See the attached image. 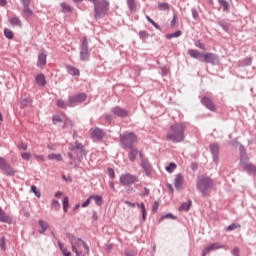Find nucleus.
Returning <instances> with one entry per match:
<instances>
[{
	"label": "nucleus",
	"mask_w": 256,
	"mask_h": 256,
	"mask_svg": "<svg viewBox=\"0 0 256 256\" xmlns=\"http://www.w3.org/2000/svg\"><path fill=\"white\" fill-rule=\"evenodd\" d=\"M185 129H187L185 123H176L170 126L169 132L166 135L167 141H172V143L185 141Z\"/></svg>",
	"instance_id": "1"
},
{
	"label": "nucleus",
	"mask_w": 256,
	"mask_h": 256,
	"mask_svg": "<svg viewBox=\"0 0 256 256\" xmlns=\"http://www.w3.org/2000/svg\"><path fill=\"white\" fill-rule=\"evenodd\" d=\"M69 242L72 247V251L76 253L77 256L89 255V246L81 238H77L72 234H67Z\"/></svg>",
	"instance_id": "2"
},
{
	"label": "nucleus",
	"mask_w": 256,
	"mask_h": 256,
	"mask_svg": "<svg viewBox=\"0 0 256 256\" xmlns=\"http://www.w3.org/2000/svg\"><path fill=\"white\" fill-rule=\"evenodd\" d=\"M94 5V18L103 19L109 13L110 3L107 0H88Z\"/></svg>",
	"instance_id": "3"
},
{
	"label": "nucleus",
	"mask_w": 256,
	"mask_h": 256,
	"mask_svg": "<svg viewBox=\"0 0 256 256\" xmlns=\"http://www.w3.org/2000/svg\"><path fill=\"white\" fill-rule=\"evenodd\" d=\"M196 187L203 197H207L209 192L213 189V180L205 175L199 176Z\"/></svg>",
	"instance_id": "4"
},
{
	"label": "nucleus",
	"mask_w": 256,
	"mask_h": 256,
	"mask_svg": "<svg viewBox=\"0 0 256 256\" xmlns=\"http://www.w3.org/2000/svg\"><path fill=\"white\" fill-rule=\"evenodd\" d=\"M240 165L248 173H255L256 171V166L249 163V157H247V152L243 146H240Z\"/></svg>",
	"instance_id": "5"
},
{
	"label": "nucleus",
	"mask_w": 256,
	"mask_h": 256,
	"mask_svg": "<svg viewBox=\"0 0 256 256\" xmlns=\"http://www.w3.org/2000/svg\"><path fill=\"white\" fill-rule=\"evenodd\" d=\"M120 140L124 147L131 149L133 147V143H137V135L133 132L123 134L120 136Z\"/></svg>",
	"instance_id": "6"
},
{
	"label": "nucleus",
	"mask_w": 256,
	"mask_h": 256,
	"mask_svg": "<svg viewBox=\"0 0 256 256\" xmlns=\"http://www.w3.org/2000/svg\"><path fill=\"white\" fill-rule=\"evenodd\" d=\"M86 100H87V94L85 93L76 94L69 98L67 105L68 107H75V105H79V103H83Z\"/></svg>",
	"instance_id": "7"
},
{
	"label": "nucleus",
	"mask_w": 256,
	"mask_h": 256,
	"mask_svg": "<svg viewBox=\"0 0 256 256\" xmlns=\"http://www.w3.org/2000/svg\"><path fill=\"white\" fill-rule=\"evenodd\" d=\"M80 59L81 61H87L89 59V42L87 41V37H84L82 40Z\"/></svg>",
	"instance_id": "8"
},
{
	"label": "nucleus",
	"mask_w": 256,
	"mask_h": 256,
	"mask_svg": "<svg viewBox=\"0 0 256 256\" xmlns=\"http://www.w3.org/2000/svg\"><path fill=\"white\" fill-rule=\"evenodd\" d=\"M120 183L124 186L133 185L137 183V178L133 174L125 173L120 176Z\"/></svg>",
	"instance_id": "9"
},
{
	"label": "nucleus",
	"mask_w": 256,
	"mask_h": 256,
	"mask_svg": "<svg viewBox=\"0 0 256 256\" xmlns=\"http://www.w3.org/2000/svg\"><path fill=\"white\" fill-rule=\"evenodd\" d=\"M0 169H2V171H5L7 175H15V171L13 170V168H11V165H9V163H7V161L3 157H0Z\"/></svg>",
	"instance_id": "10"
},
{
	"label": "nucleus",
	"mask_w": 256,
	"mask_h": 256,
	"mask_svg": "<svg viewBox=\"0 0 256 256\" xmlns=\"http://www.w3.org/2000/svg\"><path fill=\"white\" fill-rule=\"evenodd\" d=\"M202 57L205 63H211L212 65H215V61H217V56L213 53H202Z\"/></svg>",
	"instance_id": "11"
},
{
	"label": "nucleus",
	"mask_w": 256,
	"mask_h": 256,
	"mask_svg": "<svg viewBox=\"0 0 256 256\" xmlns=\"http://www.w3.org/2000/svg\"><path fill=\"white\" fill-rule=\"evenodd\" d=\"M201 103L203 104L204 107H206L210 111H215V104L209 97L202 98Z\"/></svg>",
	"instance_id": "12"
},
{
	"label": "nucleus",
	"mask_w": 256,
	"mask_h": 256,
	"mask_svg": "<svg viewBox=\"0 0 256 256\" xmlns=\"http://www.w3.org/2000/svg\"><path fill=\"white\" fill-rule=\"evenodd\" d=\"M210 151L213 155V159L215 163H219V145L217 144L210 145Z\"/></svg>",
	"instance_id": "13"
},
{
	"label": "nucleus",
	"mask_w": 256,
	"mask_h": 256,
	"mask_svg": "<svg viewBox=\"0 0 256 256\" xmlns=\"http://www.w3.org/2000/svg\"><path fill=\"white\" fill-rule=\"evenodd\" d=\"M47 65V54L45 52H42L38 55V62L37 67H45Z\"/></svg>",
	"instance_id": "14"
},
{
	"label": "nucleus",
	"mask_w": 256,
	"mask_h": 256,
	"mask_svg": "<svg viewBox=\"0 0 256 256\" xmlns=\"http://www.w3.org/2000/svg\"><path fill=\"white\" fill-rule=\"evenodd\" d=\"M185 183V179L183 178L182 174H177L174 179V186L176 189H181L183 184Z\"/></svg>",
	"instance_id": "15"
},
{
	"label": "nucleus",
	"mask_w": 256,
	"mask_h": 256,
	"mask_svg": "<svg viewBox=\"0 0 256 256\" xmlns=\"http://www.w3.org/2000/svg\"><path fill=\"white\" fill-rule=\"evenodd\" d=\"M114 115H117L118 117H129V111L121 108V107H115L113 109Z\"/></svg>",
	"instance_id": "16"
},
{
	"label": "nucleus",
	"mask_w": 256,
	"mask_h": 256,
	"mask_svg": "<svg viewBox=\"0 0 256 256\" xmlns=\"http://www.w3.org/2000/svg\"><path fill=\"white\" fill-rule=\"evenodd\" d=\"M23 15L26 19H31L33 17V10L29 7V5H23Z\"/></svg>",
	"instance_id": "17"
},
{
	"label": "nucleus",
	"mask_w": 256,
	"mask_h": 256,
	"mask_svg": "<svg viewBox=\"0 0 256 256\" xmlns=\"http://www.w3.org/2000/svg\"><path fill=\"white\" fill-rule=\"evenodd\" d=\"M13 220L10 218L9 215H7V213H5V211H3L0 208V222L1 223H11Z\"/></svg>",
	"instance_id": "18"
},
{
	"label": "nucleus",
	"mask_w": 256,
	"mask_h": 256,
	"mask_svg": "<svg viewBox=\"0 0 256 256\" xmlns=\"http://www.w3.org/2000/svg\"><path fill=\"white\" fill-rule=\"evenodd\" d=\"M92 137L94 139L101 140L103 137H105V133L103 132V130L96 128L92 131Z\"/></svg>",
	"instance_id": "19"
},
{
	"label": "nucleus",
	"mask_w": 256,
	"mask_h": 256,
	"mask_svg": "<svg viewBox=\"0 0 256 256\" xmlns=\"http://www.w3.org/2000/svg\"><path fill=\"white\" fill-rule=\"evenodd\" d=\"M35 81L37 85H39L40 87H45V85H47V81L45 80V75L43 74L36 75Z\"/></svg>",
	"instance_id": "20"
},
{
	"label": "nucleus",
	"mask_w": 256,
	"mask_h": 256,
	"mask_svg": "<svg viewBox=\"0 0 256 256\" xmlns=\"http://www.w3.org/2000/svg\"><path fill=\"white\" fill-rule=\"evenodd\" d=\"M224 248L225 246L220 245L219 243H213L207 246L205 249H206V252L211 253V251H217V249H224Z\"/></svg>",
	"instance_id": "21"
},
{
	"label": "nucleus",
	"mask_w": 256,
	"mask_h": 256,
	"mask_svg": "<svg viewBox=\"0 0 256 256\" xmlns=\"http://www.w3.org/2000/svg\"><path fill=\"white\" fill-rule=\"evenodd\" d=\"M137 155H139V150H137L136 148H130L128 157L130 159V161H135V159H137Z\"/></svg>",
	"instance_id": "22"
},
{
	"label": "nucleus",
	"mask_w": 256,
	"mask_h": 256,
	"mask_svg": "<svg viewBox=\"0 0 256 256\" xmlns=\"http://www.w3.org/2000/svg\"><path fill=\"white\" fill-rule=\"evenodd\" d=\"M188 55H190L192 59H199L200 57H203V53L193 49L188 50Z\"/></svg>",
	"instance_id": "23"
},
{
	"label": "nucleus",
	"mask_w": 256,
	"mask_h": 256,
	"mask_svg": "<svg viewBox=\"0 0 256 256\" xmlns=\"http://www.w3.org/2000/svg\"><path fill=\"white\" fill-rule=\"evenodd\" d=\"M38 225L39 233H44L45 231H47V229H49V224L43 220H39Z\"/></svg>",
	"instance_id": "24"
},
{
	"label": "nucleus",
	"mask_w": 256,
	"mask_h": 256,
	"mask_svg": "<svg viewBox=\"0 0 256 256\" xmlns=\"http://www.w3.org/2000/svg\"><path fill=\"white\" fill-rule=\"evenodd\" d=\"M137 207L139 209H141L142 211V219L143 221H147V209L145 208V204L142 202V203H137Z\"/></svg>",
	"instance_id": "25"
},
{
	"label": "nucleus",
	"mask_w": 256,
	"mask_h": 256,
	"mask_svg": "<svg viewBox=\"0 0 256 256\" xmlns=\"http://www.w3.org/2000/svg\"><path fill=\"white\" fill-rule=\"evenodd\" d=\"M191 205H193V202L189 200L188 202H184L179 207V211H189L191 209Z\"/></svg>",
	"instance_id": "26"
},
{
	"label": "nucleus",
	"mask_w": 256,
	"mask_h": 256,
	"mask_svg": "<svg viewBox=\"0 0 256 256\" xmlns=\"http://www.w3.org/2000/svg\"><path fill=\"white\" fill-rule=\"evenodd\" d=\"M91 201H95L96 205L101 206L103 205V197L99 195H92L90 196Z\"/></svg>",
	"instance_id": "27"
},
{
	"label": "nucleus",
	"mask_w": 256,
	"mask_h": 256,
	"mask_svg": "<svg viewBox=\"0 0 256 256\" xmlns=\"http://www.w3.org/2000/svg\"><path fill=\"white\" fill-rule=\"evenodd\" d=\"M66 68L70 75H77V76L80 75L79 69L75 68L74 66H67Z\"/></svg>",
	"instance_id": "28"
},
{
	"label": "nucleus",
	"mask_w": 256,
	"mask_h": 256,
	"mask_svg": "<svg viewBox=\"0 0 256 256\" xmlns=\"http://www.w3.org/2000/svg\"><path fill=\"white\" fill-rule=\"evenodd\" d=\"M48 159H50L51 161H63V157L61 156V154L55 153L49 154Z\"/></svg>",
	"instance_id": "29"
},
{
	"label": "nucleus",
	"mask_w": 256,
	"mask_h": 256,
	"mask_svg": "<svg viewBox=\"0 0 256 256\" xmlns=\"http://www.w3.org/2000/svg\"><path fill=\"white\" fill-rule=\"evenodd\" d=\"M181 35H183V32H181V30H178L174 33H171V34H167L166 35V39H175L177 37H181Z\"/></svg>",
	"instance_id": "30"
},
{
	"label": "nucleus",
	"mask_w": 256,
	"mask_h": 256,
	"mask_svg": "<svg viewBox=\"0 0 256 256\" xmlns=\"http://www.w3.org/2000/svg\"><path fill=\"white\" fill-rule=\"evenodd\" d=\"M61 8H62L63 13H71V11H73V8L69 4H66V3H62Z\"/></svg>",
	"instance_id": "31"
},
{
	"label": "nucleus",
	"mask_w": 256,
	"mask_h": 256,
	"mask_svg": "<svg viewBox=\"0 0 256 256\" xmlns=\"http://www.w3.org/2000/svg\"><path fill=\"white\" fill-rule=\"evenodd\" d=\"M63 211L67 213L69 211V197L65 196L63 200Z\"/></svg>",
	"instance_id": "32"
},
{
	"label": "nucleus",
	"mask_w": 256,
	"mask_h": 256,
	"mask_svg": "<svg viewBox=\"0 0 256 256\" xmlns=\"http://www.w3.org/2000/svg\"><path fill=\"white\" fill-rule=\"evenodd\" d=\"M10 24L13 27H21V20H19V18H12L10 19Z\"/></svg>",
	"instance_id": "33"
},
{
	"label": "nucleus",
	"mask_w": 256,
	"mask_h": 256,
	"mask_svg": "<svg viewBox=\"0 0 256 256\" xmlns=\"http://www.w3.org/2000/svg\"><path fill=\"white\" fill-rule=\"evenodd\" d=\"M218 3L223 7V11H229V2L226 0H219Z\"/></svg>",
	"instance_id": "34"
},
{
	"label": "nucleus",
	"mask_w": 256,
	"mask_h": 256,
	"mask_svg": "<svg viewBox=\"0 0 256 256\" xmlns=\"http://www.w3.org/2000/svg\"><path fill=\"white\" fill-rule=\"evenodd\" d=\"M177 169V164L171 162L169 166L166 167L168 173H173Z\"/></svg>",
	"instance_id": "35"
},
{
	"label": "nucleus",
	"mask_w": 256,
	"mask_h": 256,
	"mask_svg": "<svg viewBox=\"0 0 256 256\" xmlns=\"http://www.w3.org/2000/svg\"><path fill=\"white\" fill-rule=\"evenodd\" d=\"M158 8L160 11H169V4L168 3H159Z\"/></svg>",
	"instance_id": "36"
},
{
	"label": "nucleus",
	"mask_w": 256,
	"mask_h": 256,
	"mask_svg": "<svg viewBox=\"0 0 256 256\" xmlns=\"http://www.w3.org/2000/svg\"><path fill=\"white\" fill-rule=\"evenodd\" d=\"M128 7L131 11H135L137 9V4L135 0H128Z\"/></svg>",
	"instance_id": "37"
},
{
	"label": "nucleus",
	"mask_w": 256,
	"mask_h": 256,
	"mask_svg": "<svg viewBox=\"0 0 256 256\" xmlns=\"http://www.w3.org/2000/svg\"><path fill=\"white\" fill-rule=\"evenodd\" d=\"M4 35H5V37H7V39H13V37H14L13 31H11L10 29H5Z\"/></svg>",
	"instance_id": "38"
},
{
	"label": "nucleus",
	"mask_w": 256,
	"mask_h": 256,
	"mask_svg": "<svg viewBox=\"0 0 256 256\" xmlns=\"http://www.w3.org/2000/svg\"><path fill=\"white\" fill-rule=\"evenodd\" d=\"M6 243H7V241H6L5 237H2L0 239V249H2V251H5V249H7Z\"/></svg>",
	"instance_id": "39"
},
{
	"label": "nucleus",
	"mask_w": 256,
	"mask_h": 256,
	"mask_svg": "<svg viewBox=\"0 0 256 256\" xmlns=\"http://www.w3.org/2000/svg\"><path fill=\"white\" fill-rule=\"evenodd\" d=\"M52 208L55 209L56 211H59V209L61 208V203H59V201H57V200H53Z\"/></svg>",
	"instance_id": "40"
},
{
	"label": "nucleus",
	"mask_w": 256,
	"mask_h": 256,
	"mask_svg": "<svg viewBox=\"0 0 256 256\" xmlns=\"http://www.w3.org/2000/svg\"><path fill=\"white\" fill-rule=\"evenodd\" d=\"M52 121L54 125H57V123H63V119H61V116L59 115H54Z\"/></svg>",
	"instance_id": "41"
},
{
	"label": "nucleus",
	"mask_w": 256,
	"mask_h": 256,
	"mask_svg": "<svg viewBox=\"0 0 256 256\" xmlns=\"http://www.w3.org/2000/svg\"><path fill=\"white\" fill-rule=\"evenodd\" d=\"M31 191H33V193H34V195H36V197H41V191H39V190L37 189V186L32 185V186H31Z\"/></svg>",
	"instance_id": "42"
},
{
	"label": "nucleus",
	"mask_w": 256,
	"mask_h": 256,
	"mask_svg": "<svg viewBox=\"0 0 256 256\" xmlns=\"http://www.w3.org/2000/svg\"><path fill=\"white\" fill-rule=\"evenodd\" d=\"M239 227H241V224H231L227 227V231H235V229H238Z\"/></svg>",
	"instance_id": "43"
},
{
	"label": "nucleus",
	"mask_w": 256,
	"mask_h": 256,
	"mask_svg": "<svg viewBox=\"0 0 256 256\" xmlns=\"http://www.w3.org/2000/svg\"><path fill=\"white\" fill-rule=\"evenodd\" d=\"M56 105H57V107H60L61 109L67 108V105H65V101H63L62 99L57 100Z\"/></svg>",
	"instance_id": "44"
},
{
	"label": "nucleus",
	"mask_w": 256,
	"mask_h": 256,
	"mask_svg": "<svg viewBox=\"0 0 256 256\" xmlns=\"http://www.w3.org/2000/svg\"><path fill=\"white\" fill-rule=\"evenodd\" d=\"M140 39H147L149 37V33L147 31H140L139 32Z\"/></svg>",
	"instance_id": "45"
},
{
	"label": "nucleus",
	"mask_w": 256,
	"mask_h": 256,
	"mask_svg": "<svg viewBox=\"0 0 256 256\" xmlns=\"http://www.w3.org/2000/svg\"><path fill=\"white\" fill-rule=\"evenodd\" d=\"M22 159H24L25 161H29L31 159V153L29 152H24L21 155Z\"/></svg>",
	"instance_id": "46"
},
{
	"label": "nucleus",
	"mask_w": 256,
	"mask_h": 256,
	"mask_svg": "<svg viewBox=\"0 0 256 256\" xmlns=\"http://www.w3.org/2000/svg\"><path fill=\"white\" fill-rule=\"evenodd\" d=\"M143 169H145L146 173H149L151 171V166L147 162L142 163Z\"/></svg>",
	"instance_id": "47"
},
{
	"label": "nucleus",
	"mask_w": 256,
	"mask_h": 256,
	"mask_svg": "<svg viewBox=\"0 0 256 256\" xmlns=\"http://www.w3.org/2000/svg\"><path fill=\"white\" fill-rule=\"evenodd\" d=\"M147 21H149V23H151V25H153V27H155V29H159V25L157 23H155V21H153V19H151V17L146 16Z\"/></svg>",
	"instance_id": "48"
},
{
	"label": "nucleus",
	"mask_w": 256,
	"mask_h": 256,
	"mask_svg": "<svg viewBox=\"0 0 256 256\" xmlns=\"http://www.w3.org/2000/svg\"><path fill=\"white\" fill-rule=\"evenodd\" d=\"M177 23H179L178 18H177V14H174L173 19L171 21V27H175L177 25Z\"/></svg>",
	"instance_id": "49"
},
{
	"label": "nucleus",
	"mask_w": 256,
	"mask_h": 256,
	"mask_svg": "<svg viewBox=\"0 0 256 256\" xmlns=\"http://www.w3.org/2000/svg\"><path fill=\"white\" fill-rule=\"evenodd\" d=\"M195 46L198 47V49H202V51H205V44H203L202 42H200V40H198L195 43Z\"/></svg>",
	"instance_id": "50"
},
{
	"label": "nucleus",
	"mask_w": 256,
	"mask_h": 256,
	"mask_svg": "<svg viewBox=\"0 0 256 256\" xmlns=\"http://www.w3.org/2000/svg\"><path fill=\"white\" fill-rule=\"evenodd\" d=\"M163 219H177V217H175L173 214H166L165 216L161 217V221H163Z\"/></svg>",
	"instance_id": "51"
},
{
	"label": "nucleus",
	"mask_w": 256,
	"mask_h": 256,
	"mask_svg": "<svg viewBox=\"0 0 256 256\" xmlns=\"http://www.w3.org/2000/svg\"><path fill=\"white\" fill-rule=\"evenodd\" d=\"M124 203H125V205H128V207H131L132 209H135V207H137L136 203H133V202H130L127 200Z\"/></svg>",
	"instance_id": "52"
},
{
	"label": "nucleus",
	"mask_w": 256,
	"mask_h": 256,
	"mask_svg": "<svg viewBox=\"0 0 256 256\" xmlns=\"http://www.w3.org/2000/svg\"><path fill=\"white\" fill-rule=\"evenodd\" d=\"M157 209H159V202L155 201L153 206H152V211L154 213H157Z\"/></svg>",
	"instance_id": "53"
},
{
	"label": "nucleus",
	"mask_w": 256,
	"mask_h": 256,
	"mask_svg": "<svg viewBox=\"0 0 256 256\" xmlns=\"http://www.w3.org/2000/svg\"><path fill=\"white\" fill-rule=\"evenodd\" d=\"M108 174L112 179H115V171L113 168H108Z\"/></svg>",
	"instance_id": "54"
},
{
	"label": "nucleus",
	"mask_w": 256,
	"mask_h": 256,
	"mask_svg": "<svg viewBox=\"0 0 256 256\" xmlns=\"http://www.w3.org/2000/svg\"><path fill=\"white\" fill-rule=\"evenodd\" d=\"M90 203H91V197H89L83 204H82V207H89V205H90Z\"/></svg>",
	"instance_id": "55"
},
{
	"label": "nucleus",
	"mask_w": 256,
	"mask_h": 256,
	"mask_svg": "<svg viewBox=\"0 0 256 256\" xmlns=\"http://www.w3.org/2000/svg\"><path fill=\"white\" fill-rule=\"evenodd\" d=\"M36 161H45V157L43 155H35Z\"/></svg>",
	"instance_id": "56"
},
{
	"label": "nucleus",
	"mask_w": 256,
	"mask_h": 256,
	"mask_svg": "<svg viewBox=\"0 0 256 256\" xmlns=\"http://www.w3.org/2000/svg\"><path fill=\"white\" fill-rule=\"evenodd\" d=\"M64 256H71V252L67 251V248L61 250Z\"/></svg>",
	"instance_id": "57"
},
{
	"label": "nucleus",
	"mask_w": 256,
	"mask_h": 256,
	"mask_svg": "<svg viewBox=\"0 0 256 256\" xmlns=\"http://www.w3.org/2000/svg\"><path fill=\"white\" fill-rule=\"evenodd\" d=\"M19 148H20V149H23V151H27V144L21 143V144L19 145Z\"/></svg>",
	"instance_id": "58"
},
{
	"label": "nucleus",
	"mask_w": 256,
	"mask_h": 256,
	"mask_svg": "<svg viewBox=\"0 0 256 256\" xmlns=\"http://www.w3.org/2000/svg\"><path fill=\"white\" fill-rule=\"evenodd\" d=\"M234 256H239V249L237 247H235L232 251Z\"/></svg>",
	"instance_id": "59"
},
{
	"label": "nucleus",
	"mask_w": 256,
	"mask_h": 256,
	"mask_svg": "<svg viewBox=\"0 0 256 256\" xmlns=\"http://www.w3.org/2000/svg\"><path fill=\"white\" fill-rule=\"evenodd\" d=\"M22 5H31V0H21Z\"/></svg>",
	"instance_id": "60"
},
{
	"label": "nucleus",
	"mask_w": 256,
	"mask_h": 256,
	"mask_svg": "<svg viewBox=\"0 0 256 256\" xmlns=\"http://www.w3.org/2000/svg\"><path fill=\"white\" fill-rule=\"evenodd\" d=\"M7 5V0H0V7H5Z\"/></svg>",
	"instance_id": "61"
},
{
	"label": "nucleus",
	"mask_w": 256,
	"mask_h": 256,
	"mask_svg": "<svg viewBox=\"0 0 256 256\" xmlns=\"http://www.w3.org/2000/svg\"><path fill=\"white\" fill-rule=\"evenodd\" d=\"M58 247L61 251L65 249V245H63L61 242H58Z\"/></svg>",
	"instance_id": "62"
},
{
	"label": "nucleus",
	"mask_w": 256,
	"mask_h": 256,
	"mask_svg": "<svg viewBox=\"0 0 256 256\" xmlns=\"http://www.w3.org/2000/svg\"><path fill=\"white\" fill-rule=\"evenodd\" d=\"M125 256H135V253H133L131 251H126Z\"/></svg>",
	"instance_id": "63"
},
{
	"label": "nucleus",
	"mask_w": 256,
	"mask_h": 256,
	"mask_svg": "<svg viewBox=\"0 0 256 256\" xmlns=\"http://www.w3.org/2000/svg\"><path fill=\"white\" fill-rule=\"evenodd\" d=\"M61 195H63V192L61 191H58L55 193V197H61Z\"/></svg>",
	"instance_id": "64"
}]
</instances>
